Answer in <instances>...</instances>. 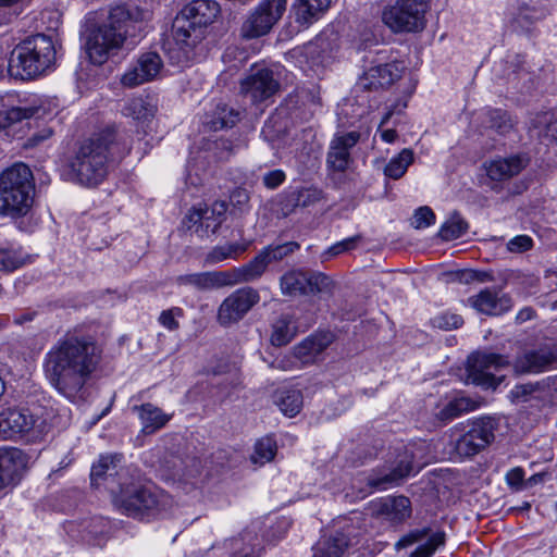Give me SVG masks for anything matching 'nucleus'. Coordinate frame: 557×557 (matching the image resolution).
<instances>
[{
    "label": "nucleus",
    "instance_id": "nucleus-61",
    "mask_svg": "<svg viewBox=\"0 0 557 557\" xmlns=\"http://www.w3.org/2000/svg\"><path fill=\"white\" fill-rule=\"evenodd\" d=\"M53 131L50 127H45L36 133H34L30 137L27 138L25 143L26 148H34L41 145L44 141L51 138Z\"/></svg>",
    "mask_w": 557,
    "mask_h": 557
},
{
    "label": "nucleus",
    "instance_id": "nucleus-21",
    "mask_svg": "<svg viewBox=\"0 0 557 557\" xmlns=\"http://www.w3.org/2000/svg\"><path fill=\"white\" fill-rule=\"evenodd\" d=\"M29 456L17 447H0V490L17 484L28 468Z\"/></svg>",
    "mask_w": 557,
    "mask_h": 557
},
{
    "label": "nucleus",
    "instance_id": "nucleus-53",
    "mask_svg": "<svg viewBox=\"0 0 557 557\" xmlns=\"http://www.w3.org/2000/svg\"><path fill=\"white\" fill-rule=\"evenodd\" d=\"M435 223V214L433 210L428 207L423 206L418 208L414 211L413 219H412V225L414 228H424Z\"/></svg>",
    "mask_w": 557,
    "mask_h": 557
},
{
    "label": "nucleus",
    "instance_id": "nucleus-6",
    "mask_svg": "<svg viewBox=\"0 0 557 557\" xmlns=\"http://www.w3.org/2000/svg\"><path fill=\"white\" fill-rule=\"evenodd\" d=\"M35 190L30 169L15 163L0 175V214L20 218L27 214Z\"/></svg>",
    "mask_w": 557,
    "mask_h": 557
},
{
    "label": "nucleus",
    "instance_id": "nucleus-49",
    "mask_svg": "<svg viewBox=\"0 0 557 557\" xmlns=\"http://www.w3.org/2000/svg\"><path fill=\"white\" fill-rule=\"evenodd\" d=\"M299 207H310L325 198L324 191L317 186L301 187L294 190Z\"/></svg>",
    "mask_w": 557,
    "mask_h": 557
},
{
    "label": "nucleus",
    "instance_id": "nucleus-29",
    "mask_svg": "<svg viewBox=\"0 0 557 557\" xmlns=\"http://www.w3.org/2000/svg\"><path fill=\"white\" fill-rule=\"evenodd\" d=\"M542 16V11L536 8L527 3H517L509 9L507 26L517 34H527Z\"/></svg>",
    "mask_w": 557,
    "mask_h": 557
},
{
    "label": "nucleus",
    "instance_id": "nucleus-43",
    "mask_svg": "<svg viewBox=\"0 0 557 557\" xmlns=\"http://www.w3.org/2000/svg\"><path fill=\"white\" fill-rule=\"evenodd\" d=\"M108 521L102 518H92L85 527L82 540L91 545L100 546L106 540Z\"/></svg>",
    "mask_w": 557,
    "mask_h": 557
},
{
    "label": "nucleus",
    "instance_id": "nucleus-57",
    "mask_svg": "<svg viewBox=\"0 0 557 557\" xmlns=\"http://www.w3.org/2000/svg\"><path fill=\"white\" fill-rule=\"evenodd\" d=\"M547 117V114L541 116V121L539 123H544L545 126L537 133V135L542 138L557 141V119L548 120Z\"/></svg>",
    "mask_w": 557,
    "mask_h": 557
},
{
    "label": "nucleus",
    "instance_id": "nucleus-8",
    "mask_svg": "<svg viewBox=\"0 0 557 557\" xmlns=\"http://www.w3.org/2000/svg\"><path fill=\"white\" fill-rule=\"evenodd\" d=\"M426 0H396L382 13L384 24L395 33H416L425 26Z\"/></svg>",
    "mask_w": 557,
    "mask_h": 557
},
{
    "label": "nucleus",
    "instance_id": "nucleus-45",
    "mask_svg": "<svg viewBox=\"0 0 557 557\" xmlns=\"http://www.w3.org/2000/svg\"><path fill=\"white\" fill-rule=\"evenodd\" d=\"M276 454V443L273 438L265 436L259 440L255 445V451L250 456V460L256 463L263 466L271 461Z\"/></svg>",
    "mask_w": 557,
    "mask_h": 557
},
{
    "label": "nucleus",
    "instance_id": "nucleus-31",
    "mask_svg": "<svg viewBox=\"0 0 557 557\" xmlns=\"http://www.w3.org/2000/svg\"><path fill=\"white\" fill-rule=\"evenodd\" d=\"M132 410L137 412L141 423V432L146 435L153 434L164 428L172 418L171 414L164 413L161 408L151 403L140 406L135 405Z\"/></svg>",
    "mask_w": 557,
    "mask_h": 557
},
{
    "label": "nucleus",
    "instance_id": "nucleus-48",
    "mask_svg": "<svg viewBox=\"0 0 557 557\" xmlns=\"http://www.w3.org/2000/svg\"><path fill=\"white\" fill-rule=\"evenodd\" d=\"M25 263L20 250L0 247V271H14Z\"/></svg>",
    "mask_w": 557,
    "mask_h": 557
},
{
    "label": "nucleus",
    "instance_id": "nucleus-5",
    "mask_svg": "<svg viewBox=\"0 0 557 557\" xmlns=\"http://www.w3.org/2000/svg\"><path fill=\"white\" fill-rule=\"evenodd\" d=\"M54 61L55 48L52 39L44 34H36L13 49L9 72L14 77L30 79L50 69Z\"/></svg>",
    "mask_w": 557,
    "mask_h": 557
},
{
    "label": "nucleus",
    "instance_id": "nucleus-46",
    "mask_svg": "<svg viewBox=\"0 0 557 557\" xmlns=\"http://www.w3.org/2000/svg\"><path fill=\"white\" fill-rule=\"evenodd\" d=\"M467 222L459 213L455 212L450 219L442 225L438 235L445 240H451L462 236L467 232Z\"/></svg>",
    "mask_w": 557,
    "mask_h": 557
},
{
    "label": "nucleus",
    "instance_id": "nucleus-35",
    "mask_svg": "<svg viewBox=\"0 0 557 557\" xmlns=\"http://www.w3.org/2000/svg\"><path fill=\"white\" fill-rule=\"evenodd\" d=\"M411 470V462L409 460L403 459L389 473L381 476H369L368 485L375 490H386L391 485L399 484L403 479L410 474Z\"/></svg>",
    "mask_w": 557,
    "mask_h": 557
},
{
    "label": "nucleus",
    "instance_id": "nucleus-34",
    "mask_svg": "<svg viewBox=\"0 0 557 557\" xmlns=\"http://www.w3.org/2000/svg\"><path fill=\"white\" fill-rule=\"evenodd\" d=\"M479 403L470 397L461 396L449 400L435 416L442 423H447L463 413L475 410Z\"/></svg>",
    "mask_w": 557,
    "mask_h": 557
},
{
    "label": "nucleus",
    "instance_id": "nucleus-60",
    "mask_svg": "<svg viewBox=\"0 0 557 557\" xmlns=\"http://www.w3.org/2000/svg\"><path fill=\"white\" fill-rule=\"evenodd\" d=\"M459 276V281L469 283L471 281H479V282H491L493 281V275L485 271H473V270H466L457 274Z\"/></svg>",
    "mask_w": 557,
    "mask_h": 557
},
{
    "label": "nucleus",
    "instance_id": "nucleus-13",
    "mask_svg": "<svg viewBox=\"0 0 557 557\" xmlns=\"http://www.w3.org/2000/svg\"><path fill=\"white\" fill-rule=\"evenodd\" d=\"M331 278L321 272H306L289 270L280 278V287L283 295L297 296L330 292Z\"/></svg>",
    "mask_w": 557,
    "mask_h": 557
},
{
    "label": "nucleus",
    "instance_id": "nucleus-52",
    "mask_svg": "<svg viewBox=\"0 0 557 557\" xmlns=\"http://www.w3.org/2000/svg\"><path fill=\"white\" fill-rule=\"evenodd\" d=\"M432 323L435 327L449 331L460 327L463 324V319L459 314L447 312L435 317Z\"/></svg>",
    "mask_w": 557,
    "mask_h": 557
},
{
    "label": "nucleus",
    "instance_id": "nucleus-7",
    "mask_svg": "<svg viewBox=\"0 0 557 557\" xmlns=\"http://www.w3.org/2000/svg\"><path fill=\"white\" fill-rule=\"evenodd\" d=\"M113 504L122 513L143 520L158 512L160 502L148 487L119 482L117 492L113 495Z\"/></svg>",
    "mask_w": 557,
    "mask_h": 557
},
{
    "label": "nucleus",
    "instance_id": "nucleus-50",
    "mask_svg": "<svg viewBox=\"0 0 557 557\" xmlns=\"http://www.w3.org/2000/svg\"><path fill=\"white\" fill-rule=\"evenodd\" d=\"M294 190L282 194L274 203V212L278 218H286L299 207Z\"/></svg>",
    "mask_w": 557,
    "mask_h": 557
},
{
    "label": "nucleus",
    "instance_id": "nucleus-47",
    "mask_svg": "<svg viewBox=\"0 0 557 557\" xmlns=\"http://www.w3.org/2000/svg\"><path fill=\"white\" fill-rule=\"evenodd\" d=\"M445 544V533L442 531L431 534L424 544L419 545L410 557H432L436 549Z\"/></svg>",
    "mask_w": 557,
    "mask_h": 557
},
{
    "label": "nucleus",
    "instance_id": "nucleus-54",
    "mask_svg": "<svg viewBox=\"0 0 557 557\" xmlns=\"http://www.w3.org/2000/svg\"><path fill=\"white\" fill-rule=\"evenodd\" d=\"M430 532H431L430 528L412 530L409 533H407L406 535H404L396 543L395 546H396L397 549H400V548H405V547L411 546V545H413L416 543H420L424 539H429V536L431 535Z\"/></svg>",
    "mask_w": 557,
    "mask_h": 557
},
{
    "label": "nucleus",
    "instance_id": "nucleus-9",
    "mask_svg": "<svg viewBox=\"0 0 557 557\" xmlns=\"http://www.w3.org/2000/svg\"><path fill=\"white\" fill-rule=\"evenodd\" d=\"M498 423L485 417L473 421L463 433L451 440L454 453L460 458H471L485 449L494 440Z\"/></svg>",
    "mask_w": 557,
    "mask_h": 557
},
{
    "label": "nucleus",
    "instance_id": "nucleus-58",
    "mask_svg": "<svg viewBox=\"0 0 557 557\" xmlns=\"http://www.w3.org/2000/svg\"><path fill=\"white\" fill-rule=\"evenodd\" d=\"M286 180V174L283 170H272L263 175L262 182L269 189H275L282 185Z\"/></svg>",
    "mask_w": 557,
    "mask_h": 557
},
{
    "label": "nucleus",
    "instance_id": "nucleus-4",
    "mask_svg": "<svg viewBox=\"0 0 557 557\" xmlns=\"http://www.w3.org/2000/svg\"><path fill=\"white\" fill-rule=\"evenodd\" d=\"M220 13L214 0H194L186 4L173 23V38L186 62L196 57L195 49L205 39L206 29Z\"/></svg>",
    "mask_w": 557,
    "mask_h": 557
},
{
    "label": "nucleus",
    "instance_id": "nucleus-16",
    "mask_svg": "<svg viewBox=\"0 0 557 557\" xmlns=\"http://www.w3.org/2000/svg\"><path fill=\"white\" fill-rule=\"evenodd\" d=\"M355 536V528L347 520L337 521L333 530L325 533L312 547V557H342L351 544Z\"/></svg>",
    "mask_w": 557,
    "mask_h": 557
},
{
    "label": "nucleus",
    "instance_id": "nucleus-20",
    "mask_svg": "<svg viewBox=\"0 0 557 557\" xmlns=\"http://www.w3.org/2000/svg\"><path fill=\"white\" fill-rule=\"evenodd\" d=\"M17 409V423L21 432V438L29 442H37L48 433L49 411L41 405H32L28 407H20Z\"/></svg>",
    "mask_w": 557,
    "mask_h": 557
},
{
    "label": "nucleus",
    "instance_id": "nucleus-63",
    "mask_svg": "<svg viewBox=\"0 0 557 557\" xmlns=\"http://www.w3.org/2000/svg\"><path fill=\"white\" fill-rule=\"evenodd\" d=\"M230 199L234 207L243 211L249 201V194L246 189L237 188L231 194Z\"/></svg>",
    "mask_w": 557,
    "mask_h": 557
},
{
    "label": "nucleus",
    "instance_id": "nucleus-56",
    "mask_svg": "<svg viewBox=\"0 0 557 557\" xmlns=\"http://www.w3.org/2000/svg\"><path fill=\"white\" fill-rule=\"evenodd\" d=\"M533 240L528 235H519L513 238H511L508 244L507 248L511 252H524L529 250L532 247Z\"/></svg>",
    "mask_w": 557,
    "mask_h": 557
},
{
    "label": "nucleus",
    "instance_id": "nucleus-64",
    "mask_svg": "<svg viewBox=\"0 0 557 557\" xmlns=\"http://www.w3.org/2000/svg\"><path fill=\"white\" fill-rule=\"evenodd\" d=\"M200 224L201 227H203V220H202V209H191L189 213L185 216L183 220V224L189 230L194 225Z\"/></svg>",
    "mask_w": 557,
    "mask_h": 557
},
{
    "label": "nucleus",
    "instance_id": "nucleus-15",
    "mask_svg": "<svg viewBox=\"0 0 557 557\" xmlns=\"http://www.w3.org/2000/svg\"><path fill=\"white\" fill-rule=\"evenodd\" d=\"M260 301L259 292L250 286L230 294L218 309V322L228 326L240 321Z\"/></svg>",
    "mask_w": 557,
    "mask_h": 557
},
{
    "label": "nucleus",
    "instance_id": "nucleus-18",
    "mask_svg": "<svg viewBox=\"0 0 557 557\" xmlns=\"http://www.w3.org/2000/svg\"><path fill=\"white\" fill-rule=\"evenodd\" d=\"M278 81L268 67H252L240 81V92L255 103L268 100L278 91Z\"/></svg>",
    "mask_w": 557,
    "mask_h": 557
},
{
    "label": "nucleus",
    "instance_id": "nucleus-62",
    "mask_svg": "<svg viewBox=\"0 0 557 557\" xmlns=\"http://www.w3.org/2000/svg\"><path fill=\"white\" fill-rule=\"evenodd\" d=\"M230 258V253L226 250V246L214 247L206 257L208 264L219 263Z\"/></svg>",
    "mask_w": 557,
    "mask_h": 557
},
{
    "label": "nucleus",
    "instance_id": "nucleus-25",
    "mask_svg": "<svg viewBox=\"0 0 557 557\" xmlns=\"http://www.w3.org/2000/svg\"><path fill=\"white\" fill-rule=\"evenodd\" d=\"M334 342L330 331L311 334L293 348V354L301 364L313 363L317 358Z\"/></svg>",
    "mask_w": 557,
    "mask_h": 557
},
{
    "label": "nucleus",
    "instance_id": "nucleus-33",
    "mask_svg": "<svg viewBox=\"0 0 557 557\" xmlns=\"http://www.w3.org/2000/svg\"><path fill=\"white\" fill-rule=\"evenodd\" d=\"M330 4L331 0H296L292 5V12L296 23L309 26L321 17Z\"/></svg>",
    "mask_w": 557,
    "mask_h": 557
},
{
    "label": "nucleus",
    "instance_id": "nucleus-41",
    "mask_svg": "<svg viewBox=\"0 0 557 557\" xmlns=\"http://www.w3.org/2000/svg\"><path fill=\"white\" fill-rule=\"evenodd\" d=\"M17 409L10 408L0 412V440L21 438V432L17 423Z\"/></svg>",
    "mask_w": 557,
    "mask_h": 557
},
{
    "label": "nucleus",
    "instance_id": "nucleus-51",
    "mask_svg": "<svg viewBox=\"0 0 557 557\" xmlns=\"http://www.w3.org/2000/svg\"><path fill=\"white\" fill-rule=\"evenodd\" d=\"M184 317V310L181 307H172L161 311L158 322L166 330L173 332L180 329L178 319Z\"/></svg>",
    "mask_w": 557,
    "mask_h": 557
},
{
    "label": "nucleus",
    "instance_id": "nucleus-27",
    "mask_svg": "<svg viewBox=\"0 0 557 557\" xmlns=\"http://www.w3.org/2000/svg\"><path fill=\"white\" fill-rule=\"evenodd\" d=\"M410 500L406 496L383 498L372 505V515L392 523H400L410 517Z\"/></svg>",
    "mask_w": 557,
    "mask_h": 557
},
{
    "label": "nucleus",
    "instance_id": "nucleus-59",
    "mask_svg": "<svg viewBox=\"0 0 557 557\" xmlns=\"http://www.w3.org/2000/svg\"><path fill=\"white\" fill-rule=\"evenodd\" d=\"M541 388L540 383H525L516 385L511 391V396L515 399L525 401L527 397Z\"/></svg>",
    "mask_w": 557,
    "mask_h": 557
},
{
    "label": "nucleus",
    "instance_id": "nucleus-12",
    "mask_svg": "<svg viewBox=\"0 0 557 557\" xmlns=\"http://www.w3.org/2000/svg\"><path fill=\"white\" fill-rule=\"evenodd\" d=\"M508 364L509 361L497 354H472L468 358L466 382L483 388H496L504 380V375L496 372Z\"/></svg>",
    "mask_w": 557,
    "mask_h": 557
},
{
    "label": "nucleus",
    "instance_id": "nucleus-36",
    "mask_svg": "<svg viewBox=\"0 0 557 557\" xmlns=\"http://www.w3.org/2000/svg\"><path fill=\"white\" fill-rule=\"evenodd\" d=\"M234 553L230 557H260V543L256 535L250 531H245L240 537L231 541Z\"/></svg>",
    "mask_w": 557,
    "mask_h": 557
},
{
    "label": "nucleus",
    "instance_id": "nucleus-10",
    "mask_svg": "<svg viewBox=\"0 0 557 557\" xmlns=\"http://www.w3.org/2000/svg\"><path fill=\"white\" fill-rule=\"evenodd\" d=\"M287 0H262L245 18L239 35L256 39L268 35L286 11Z\"/></svg>",
    "mask_w": 557,
    "mask_h": 557
},
{
    "label": "nucleus",
    "instance_id": "nucleus-44",
    "mask_svg": "<svg viewBox=\"0 0 557 557\" xmlns=\"http://www.w3.org/2000/svg\"><path fill=\"white\" fill-rule=\"evenodd\" d=\"M486 123L497 133L505 135L513 128L516 122L507 111L490 109L486 111Z\"/></svg>",
    "mask_w": 557,
    "mask_h": 557
},
{
    "label": "nucleus",
    "instance_id": "nucleus-1",
    "mask_svg": "<svg viewBox=\"0 0 557 557\" xmlns=\"http://www.w3.org/2000/svg\"><path fill=\"white\" fill-rule=\"evenodd\" d=\"M101 355V348L91 336L69 331L45 355V376L60 395L75 403L84 398Z\"/></svg>",
    "mask_w": 557,
    "mask_h": 557
},
{
    "label": "nucleus",
    "instance_id": "nucleus-39",
    "mask_svg": "<svg viewBox=\"0 0 557 557\" xmlns=\"http://www.w3.org/2000/svg\"><path fill=\"white\" fill-rule=\"evenodd\" d=\"M156 107L146 99L133 98L123 109L125 116H132L134 120L147 122L154 116Z\"/></svg>",
    "mask_w": 557,
    "mask_h": 557
},
{
    "label": "nucleus",
    "instance_id": "nucleus-42",
    "mask_svg": "<svg viewBox=\"0 0 557 557\" xmlns=\"http://www.w3.org/2000/svg\"><path fill=\"white\" fill-rule=\"evenodd\" d=\"M226 211L227 206L224 201H215L211 208L202 209L203 227L206 231L215 234L225 220Z\"/></svg>",
    "mask_w": 557,
    "mask_h": 557
},
{
    "label": "nucleus",
    "instance_id": "nucleus-14",
    "mask_svg": "<svg viewBox=\"0 0 557 557\" xmlns=\"http://www.w3.org/2000/svg\"><path fill=\"white\" fill-rule=\"evenodd\" d=\"M300 248L296 242H286L278 245H269L262 248L257 256L248 263L239 267L242 280L249 283L260 278L267 271L269 264L278 262L293 255Z\"/></svg>",
    "mask_w": 557,
    "mask_h": 557
},
{
    "label": "nucleus",
    "instance_id": "nucleus-22",
    "mask_svg": "<svg viewBox=\"0 0 557 557\" xmlns=\"http://www.w3.org/2000/svg\"><path fill=\"white\" fill-rule=\"evenodd\" d=\"M162 67L163 61L157 52H145L138 58L137 63L122 76L121 83L125 87H136L154 79Z\"/></svg>",
    "mask_w": 557,
    "mask_h": 557
},
{
    "label": "nucleus",
    "instance_id": "nucleus-37",
    "mask_svg": "<svg viewBox=\"0 0 557 557\" xmlns=\"http://www.w3.org/2000/svg\"><path fill=\"white\" fill-rule=\"evenodd\" d=\"M414 153L411 149H403L396 157L392 158L384 168V175L392 180H399L405 175L407 169L413 163Z\"/></svg>",
    "mask_w": 557,
    "mask_h": 557
},
{
    "label": "nucleus",
    "instance_id": "nucleus-55",
    "mask_svg": "<svg viewBox=\"0 0 557 557\" xmlns=\"http://www.w3.org/2000/svg\"><path fill=\"white\" fill-rule=\"evenodd\" d=\"M361 235H355L352 237L345 238L341 242H337L333 246H331L326 251L325 255L329 256H337L346 251L354 250L357 248L358 244L361 240Z\"/></svg>",
    "mask_w": 557,
    "mask_h": 557
},
{
    "label": "nucleus",
    "instance_id": "nucleus-23",
    "mask_svg": "<svg viewBox=\"0 0 557 557\" xmlns=\"http://www.w3.org/2000/svg\"><path fill=\"white\" fill-rule=\"evenodd\" d=\"M468 304L478 312L486 315H500L512 307V300L507 294L492 288L482 289L479 294L469 297Z\"/></svg>",
    "mask_w": 557,
    "mask_h": 557
},
{
    "label": "nucleus",
    "instance_id": "nucleus-3",
    "mask_svg": "<svg viewBox=\"0 0 557 557\" xmlns=\"http://www.w3.org/2000/svg\"><path fill=\"white\" fill-rule=\"evenodd\" d=\"M116 138L114 127L82 143L69 162L70 180L87 187L99 185L108 174L109 157Z\"/></svg>",
    "mask_w": 557,
    "mask_h": 557
},
{
    "label": "nucleus",
    "instance_id": "nucleus-24",
    "mask_svg": "<svg viewBox=\"0 0 557 557\" xmlns=\"http://www.w3.org/2000/svg\"><path fill=\"white\" fill-rule=\"evenodd\" d=\"M401 67L399 64L379 63L367 70L359 78L358 86L362 89H377L389 87L395 81L400 78Z\"/></svg>",
    "mask_w": 557,
    "mask_h": 557
},
{
    "label": "nucleus",
    "instance_id": "nucleus-2",
    "mask_svg": "<svg viewBox=\"0 0 557 557\" xmlns=\"http://www.w3.org/2000/svg\"><path fill=\"white\" fill-rule=\"evenodd\" d=\"M144 11L137 7L116 5L106 21L87 26L83 39L91 63L101 65L115 53L127 37H135L144 20Z\"/></svg>",
    "mask_w": 557,
    "mask_h": 557
},
{
    "label": "nucleus",
    "instance_id": "nucleus-26",
    "mask_svg": "<svg viewBox=\"0 0 557 557\" xmlns=\"http://www.w3.org/2000/svg\"><path fill=\"white\" fill-rule=\"evenodd\" d=\"M121 461V456L109 455L101 456L97 463H94L90 472L91 485L99 486L101 481L104 482L112 496L117 492L116 476L120 479L124 475V471L117 470V463Z\"/></svg>",
    "mask_w": 557,
    "mask_h": 557
},
{
    "label": "nucleus",
    "instance_id": "nucleus-38",
    "mask_svg": "<svg viewBox=\"0 0 557 557\" xmlns=\"http://www.w3.org/2000/svg\"><path fill=\"white\" fill-rule=\"evenodd\" d=\"M296 335V327L293 325L292 317L281 315L273 324L271 343L281 347L287 345Z\"/></svg>",
    "mask_w": 557,
    "mask_h": 557
},
{
    "label": "nucleus",
    "instance_id": "nucleus-32",
    "mask_svg": "<svg viewBox=\"0 0 557 557\" xmlns=\"http://www.w3.org/2000/svg\"><path fill=\"white\" fill-rule=\"evenodd\" d=\"M240 119V112L233 107L218 102L214 108L206 113L203 125L209 131H220L233 127Z\"/></svg>",
    "mask_w": 557,
    "mask_h": 557
},
{
    "label": "nucleus",
    "instance_id": "nucleus-30",
    "mask_svg": "<svg viewBox=\"0 0 557 557\" xmlns=\"http://www.w3.org/2000/svg\"><path fill=\"white\" fill-rule=\"evenodd\" d=\"M15 97L8 95L0 98V129H5L15 123L34 116L38 109L29 106L14 104Z\"/></svg>",
    "mask_w": 557,
    "mask_h": 557
},
{
    "label": "nucleus",
    "instance_id": "nucleus-17",
    "mask_svg": "<svg viewBox=\"0 0 557 557\" xmlns=\"http://www.w3.org/2000/svg\"><path fill=\"white\" fill-rule=\"evenodd\" d=\"M178 286H193L198 290H211L224 286L244 283L239 268L226 271H209L178 275L175 278Z\"/></svg>",
    "mask_w": 557,
    "mask_h": 557
},
{
    "label": "nucleus",
    "instance_id": "nucleus-40",
    "mask_svg": "<svg viewBox=\"0 0 557 557\" xmlns=\"http://www.w3.org/2000/svg\"><path fill=\"white\" fill-rule=\"evenodd\" d=\"M276 404L284 414L295 417L302 408V394L299 389L282 391L277 396Z\"/></svg>",
    "mask_w": 557,
    "mask_h": 557
},
{
    "label": "nucleus",
    "instance_id": "nucleus-28",
    "mask_svg": "<svg viewBox=\"0 0 557 557\" xmlns=\"http://www.w3.org/2000/svg\"><path fill=\"white\" fill-rule=\"evenodd\" d=\"M528 164L529 158L525 154L498 158L486 165V173L493 181H505L518 175Z\"/></svg>",
    "mask_w": 557,
    "mask_h": 557
},
{
    "label": "nucleus",
    "instance_id": "nucleus-19",
    "mask_svg": "<svg viewBox=\"0 0 557 557\" xmlns=\"http://www.w3.org/2000/svg\"><path fill=\"white\" fill-rule=\"evenodd\" d=\"M557 361V345L549 342L535 348L527 349L513 362L517 374L540 373L549 369Z\"/></svg>",
    "mask_w": 557,
    "mask_h": 557
},
{
    "label": "nucleus",
    "instance_id": "nucleus-11",
    "mask_svg": "<svg viewBox=\"0 0 557 557\" xmlns=\"http://www.w3.org/2000/svg\"><path fill=\"white\" fill-rule=\"evenodd\" d=\"M360 136L356 131L338 133L330 141L325 164L329 178L337 187L344 182L345 173L354 163L350 150L358 144Z\"/></svg>",
    "mask_w": 557,
    "mask_h": 557
}]
</instances>
